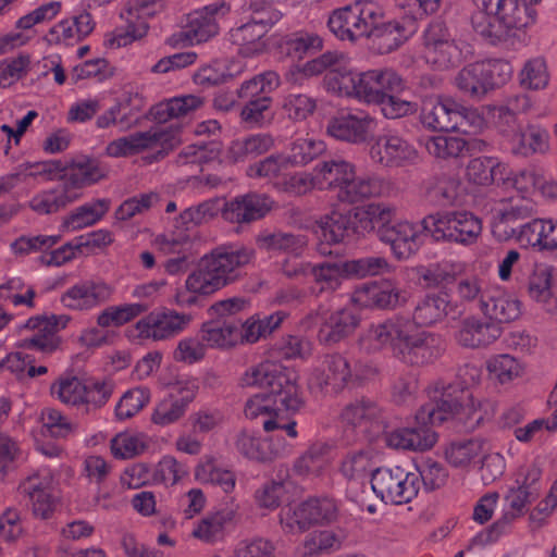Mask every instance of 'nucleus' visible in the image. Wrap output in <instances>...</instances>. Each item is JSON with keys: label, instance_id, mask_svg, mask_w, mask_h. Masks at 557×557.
Returning a JSON list of instances; mask_svg holds the SVG:
<instances>
[{"label": "nucleus", "instance_id": "3c124183", "mask_svg": "<svg viewBox=\"0 0 557 557\" xmlns=\"http://www.w3.org/2000/svg\"><path fill=\"white\" fill-rule=\"evenodd\" d=\"M286 314L282 311H277L270 315L264 317L263 319H259L256 317H251L246 320L245 323L239 325V336L242 343L253 344L259 339L267 337L271 333H273L283 322Z\"/></svg>", "mask_w": 557, "mask_h": 557}, {"label": "nucleus", "instance_id": "603ef678", "mask_svg": "<svg viewBox=\"0 0 557 557\" xmlns=\"http://www.w3.org/2000/svg\"><path fill=\"white\" fill-rule=\"evenodd\" d=\"M148 308L149 304L143 302L109 306L97 314L96 322L101 329L119 327L140 315Z\"/></svg>", "mask_w": 557, "mask_h": 557}, {"label": "nucleus", "instance_id": "0e129e2a", "mask_svg": "<svg viewBox=\"0 0 557 557\" xmlns=\"http://www.w3.org/2000/svg\"><path fill=\"white\" fill-rule=\"evenodd\" d=\"M195 476L202 483L219 485L225 493L234 490L235 474L228 470L216 468L211 457L202 459L195 469Z\"/></svg>", "mask_w": 557, "mask_h": 557}, {"label": "nucleus", "instance_id": "864d4df0", "mask_svg": "<svg viewBox=\"0 0 557 557\" xmlns=\"http://www.w3.org/2000/svg\"><path fill=\"white\" fill-rule=\"evenodd\" d=\"M382 410L376 403L370 399H359L348 404L341 413L342 422L357 428L367 426L380 420Z\"/></svg>", "mask_w": 557, "mask_h": 557}, {"label": "nucleus", "instance_id": "e433bc0d", "mask_svg": "<svg viewBox=\"0 0 557 557\" xmlns=\"http://www.w3.org/2000/svg\"><path fill=\"white\" fill-rule=\"evenodd\" d=\"M203 106V98L196 95H183L159 102L152 107L150 114L158 124L170 120L185 117Z\"/></svg>", "mask_w": 557, "mask_h": 557}, {"label": "nucleus", "instance_id": "f704fd0d", "mask_svg": "<svg viewBox=\"0 0 557 557\" xmlns=\"http://www.w3.org/2000/svg\"><path fill=\"white\" fill-rule=\"evenodd\" d=\"M490 450V444L482 437L459 440L449 443L444 451L446 461L454 468L467 469Z\"/></svg>", "mask_w": 557, "mask_h": 557}, {"label": "nucleus", "instance_id": "4be33fe9", "mask_svg": "<svg viewBox=\"0 0 557 557\" xmlns=\"http://www.w3.org/2000/svg\"><path fill=\"white\" fill-rule=\"evenodd\" d=\"M274 206L264 194H247L225 203L223 218L231 223H250L263 218Z\"/></svg>", "mask_w": 557, "mask_h": 557}, {"label": "nucleus", "instance_id": "5fc2aeb1", "mask_svg": "<svg viewBox=\"0 0 557 557\" xmlns=\"http://www.w3.org/2000/svg\"><path fill=\"white\" fill-rule=\"evenodd\" d=\"M550 81V72L544 57L527 60L519 72V84L523 89L543 90Z\"/></svg>", "mask_w": 557, "mask_h": 557}, {"label": "nucleus", "instance_id": "bb28decb", "mask_svg": "<svg viewBox=\"0 0 557 557\" xmlns=\"http://www.w3.org/2000/svg\"><path fill=\"white\" fill-rule=\"evenodd\" d=\"M95 25L91 14L82 12L73 17L64 18L51 27L48 40L55 45L74 46L89 36L94 32Z\"/></svg>", "mask_w": 557, "mask_h": 557}, {"label": "nucleus", "instance_id": "4c0bfd02", "mask_svg": "<svg viewBox=\"0 0 557 557\" xmlns=\"http://www.w3.org/2000/svg\"><path fill=\"white\" fill-rule=\"evenodd\" d=\"M487 288L478 275L461 277L455 286V301H451L454 315H461L474 307L481 308Z\"/></svg>", "mask_w": 557, "mask_h": 557}, {"label": "nucleus", "instance_id": "f8f14e48", "mask_svg": "<svg viewBox=\"0 0 557 557\" xmlns=\"http://www.w3.org/2000/svg\"><path fill=\"white\" fill-rule=\"evenodd\" d=\"M354 71L350 58L341 51H326L305 63L300 70L305 76H317L325 73L323 79L325 89L337 96H342Z\"/></svg>", "mask_w": 557, "mask_h": 557}, {"label": "nucleus", "instance_id": "338daca9", "mask_svg": "<svg viewBox=\"0 0 557 557\" xmlns=\"http://www.w3.org/2000/svg\"><path fill=\"white\" fill-rule=\"evenodd\" d=\"M325 150L324 141L315 138H298L289 149V153H285L287 162L292 168L304 166L319 157Z\"/></svg>", "mask_w": 557, "mask_h": 557}, {"label": "nucleus", "instance_id": "6ab92c4d", "mask_svg": "<svg viewBox=\"0 0 557 557\" xmlns=\"http://www.w3.org/2000/svg\"><path fill=\"white\" fill-rule=\"evenodd\" d=\"M363 376L351 368L347 358L334 354L326 356L322 366L312 372L309 385L320 389L330 388L333 392H338L349 383L361 380Z\"/></svg>", "mask_w": 557, "mask_h": 557}, {"label": "nucleus", "instance_id": "ea45409f", "mask_svg": "<svg viewBox=\"0 0 557 557\" xmlns=\"http://www.w3.org/2000/svg\"><path fill=\"white\" fill-rule=\"evenodd\" d=\"M110 209L108 199H96L86 202L63 218L61 231L65 233L79 231L99 222Z\"/></svg>", "mask_w": 557, "mask_h": 557}, {"label": "nucleus", "instance_id": "423d86ee", "mask_svg": "<svg viewBox=\"0 0 557 557\" xmlns=\"http://www.w3.org/2000/svg\"><path fill=\"white\" fill-rule=\"evenodd\" d=\"M50 394L63 405L88 413L108 403L112 385L104 380L65 375L51 384Z\"/></svg>", "mask_w": 557, "mask_h": 557}, {"label": "nucleus", "instance_id": "a878e982", "mask_svg": "<svg viewBox=\"0 0 557 557\" xmlns=\"http://www.w3.org/2000/svg\"><path fill=\"white\" fill-rule=\"evenodd\" d=\"M466 271V262L450 259H444L428 265H418L413 269L418 283L425 288L448 285L462 276Z\"/></svg>", "mask_w": 557, "mask_h": 557}, {"label": "nucleus", "instance_id": "c9c22d12", "mask_svg": "<svg viewBox=\"0 0 557 557\" xmlns=\"http://www.w3.org/2000/svg\"><path fill=\"white\" fill-rule=\"evenodd\" d=\"M509 143L511 152L516 156L545 154L549 150V134L541 126L528 125L513 132Z\"/></svg>", "mask_w": 557, "mask_h": 557}, {"label": "nucleus", "instance_id": "a19ab883", "mask_svg": "<svg viewBox=\"0 0 557 557\" xmlns=\"http://www.w3.org/2000/svg\"><path fill=\"white\" fill-rule=\"evenodd\" d=\"M262 20L259 24H253L248 21L242 26L232 29L231 39L238 46V53L246 58H252L260 55L267 50V41L264 39L267 35Z\"/></svg>", "mask_w": 557, "mask_h": 557}, {"label": "nucleus", "instance_id": "79ce46f5", "mask_svg": "<svg viewBox=\"0 0 557 557\" xmlns=\"http://www.w3.org/2000/svg\"><path fill=\"white\" fill-rule=\"evenodd\" d=\"M354 166L355 164L341 158L317 163L314 170L318 189L334 190L337 195L338 189H342V186H344L348 177L351 176Z\"/></svg>", "mask_w": 557, "mask_h": 557}, {"label": "nucleus", "instance_id": "9b49d317", "mask_svg": "<svg viewBox=\"0 0 557 557\" xmlns=\"http://www.w3.org/2000/svg\"><path fill=\"white\" fill-rule=\"evenodd\" d=\"M422 45L425 62L435 69H449L463 59L461 44L453 38L449 29L442 22H432L425 28Z\"/></svg>", "mask_w": 557, "mask_h": 557}, {"label": "nucleus", "instance_id": "a18cd8bd", "mask_svg": "<svg viewBox=\"0 0 557 557\" xmlns=\"http://www.w3.org/2000/svg\"><path fill=\"white\" fill-rule=\"evenodd\" d=\"M376 453L372 447H363L346 454L339 471L349 481L363 482L375 470Z\"/></svg>", "mask_w": 557, "mask_h": 557}, {"label": "nucleus", "instance_id": "7ed1b4c3", "mask_svg": "<svg viewBox=\"0 0 557 557\" xmlns=\"http://www.w3.org/2000/svg\"><path fill=\"white\" fill-rule=\"evenodd\" d=\"M252 258L253 250L243 245H221L212 249L187 275L184 287L176 290L175 304L194 306L199 296H210L232 284Z\"/></svg>", "mask_w": 557, "mask_h": 557}, {"label": "nucleus", "instance_id": "c85d7f7f", "mask_svg": "<svg viewBox=\"0 0 557 557\" xmlns=\"http://www.w3.org/2000/svg\"><path fill=\"white\" fill-rule=\"evenodd\" d=\"M481 311L485 317L499 323L516 320L520 313V301L500 287L487 288Z\"/></svg>", "mask_w": 557, "mask_h": 557}, {"label": "nucleus", "instance_id": "39448f33", "mask_svg": "<svg viewBox=\"0 0 557 557\" xmlns=\"http://www.w3.org/2000/svg\"><path fill=\"white\" fill-rule=\"evenodd\" d=\"M383 15L384 11L376 1L356 0L333 11L327 26L339 40L356 42L369 38L374 25L383 20Z\"/></svg>", "mask_w": 557, "mask_h": 557}, {"label": "nucleus", "instance_id": "b1692460", "mask_svg": "<svg viewBox=\"0 0 557 557\" xmlns=\"http://www.w3.org/2000/svg\"><path fill=\"white\" fill-rule=\"evenodd\" d=\"M419 227L408 221H400L389 226L377 228V238L389 245L393 255L408 259L418 249Z\"/></svg>", "mask_w": 557, "mask_h": 557}, {"label": "nucleus", "instance_id": "473e14b6", "mask_svg": "<svg viewBox=\"0 0 557 557\" xmlns=\"http://www.w3.org/2000/svg\"><path fill=\"white\" fill-rule=\"evenodd\" d=\"M359 321L352 309L336 310L320 326L318 338L325 345L336 344L349 336L357 329Z\"/></svg>", "mask_w": 557, "mask_h": 557}, {"label": "nucleus", "instance_id": "09e8293b", "mask_svg": "<svg viewBox=\"0 0 557 557\" xmlns=\"http://www.w3.org/2000/svg\"><path fill=\"white\" fill-rule=\"evenodd\" d=\"M486 368L491 377L502 385L522 379L527 371L525 364L509 354L493 356Z\"/></svg>", "mask_w": 557, "mask_h": 557}, {"label": "nucleus", "instance_id": "a211bd4d", "mask_svg": "<svg viewBox=\"0 0 557 557\" xmlns=\"http://www.w3.org/2000/svg\"><path fill=\"white\" fill-rule=\"evenodd\" d=\"M190 321L191 317L187 313L165 309L150 312L135 327L140 338L163 341L183 332Z\"/></svg>", "mask_w": 557, "mask_h": 557}, {"label": "nucleus", "instance_id": "69168bd1", "mask_svg": "<svg viewBox=\"0 0 557 557\" xmlns=\"http://www.w3.org/2000/svg\"><path fill=\"white\" fill-rule=\"evenodd\" d=\"M289 169L290 166L285 153H273L248 165L246 174L250 178L273 181L284 175V173Z\"/></svg>", "mask_w": 557, "mask_h": 557}, {"label": "nucleus", "instance_id": "393cba45", "mask_svg": "<svg viewBox=\"0 0 557 557\" xmlns=\"http://www.w3.org/2000/svg\"><path fill=\"white\" fill-rule=\"evenodd\" d=\"M449 314H454L449 297L443 293H430L417 301L409 320L421 330L443 322Z\"/></svg>", "mask_w": 557, "mask_h": 557}, {"label": "nucleus", "instance_id": "052dcab7", "mask_svg": "<svg viewBox=\"0 0 557 557\" xmlns=\"http://www.w3.org/2000/svg\"><path fill=\"white\" fill-rule=\"evenodd\" d=\"M281 84L280 76L274 71H267L245 81L237 90L240 99L252 101L256 98L269 96Z\"/></svg>", "mask_w": 557, "mask_h": 557}, {"label": "nucleus", "instance_id": "1a4fd4ad", "mask_svg": "<svg viewBox=\"0 0 557 557\" xmlns=\"http://www.w3.org/2000/svg\"><path fill=\"white\" fill-rule=\"evenodd\" d=\"M180 141L177 126L158 125L146 132H136L112 140L108 144L106 152L112 158H125L145 150L165 152L173 149Z\"/></svg>", "mask_w": 557, "mask_h": 557}, {"label": "nucleus", "instance_id": "20e7f679", "mask_svg": "<svg viewBox=\"0 0 557 557\" xmlns=\"http://www.w3.org/2000/svg\"><path fill=\"white\" fill-rule=\"evenodd\" d=\"M480 407V400L475 399L469 391H460L458 396L445 392L438 398H432L417 411L416 425L407 426L412 443L411 451L432 449L437 442V434L432 426L441 424L451 417L460 416V419L466 418L479 422L482 419V416L478 414Z\"/></svg>", "mask_w": 557, "mask_h": 557}, {"label": "nucleus", "instance_id": "bf43d9fd", "mask_svg": "<svg viewBox=\"0 0 557 557\" xmlns=\"http://www.w3.org/2000/svg\"><path fill=\"white\" fill-rule=\"evenodd\" d=\"M420 143L430 156L443 160L459 157L467 146L463 138L445 135L428 136Z\"/></svg>", "mask_w": 557, "mask_h": 557}, {"label": "nucleus", "instance_id": "de8ad7c7", "mask_svg": "<svg viewBox=\"0 0 557 557\" xmlns=\"http://www.w3.org/2000/svg\"><path fill=\"white\" fill-rule=\"evenodd\" d=\"M149 447L150 440L141 432L123 431L110 441V451L119 460L136 458L146 453Z\"/></svg>", "mask_w": 557, "mask_h": 557}, {"label": "nucleus", "instance_id": "4d7b16f0", "mask_svg": "<svg viewBox=\"0 0 557 557\" xmlns=\"http://www.w3.org/2000/svg\"><path fill=\"white\" fill-rule=\"evenodd\" d=\"M495 13L508 32L513 28L527 27L534 22L531 9L524 0H500Z\"/></svg>", "mask_w": 557, "mask_h": 557}, {"label": "nucleus", "instance_id": "49530a36", "mask_svg": "<svg viewBox=\"0 0 557 557\" xmlns=\"http://www.w3.org/2000/svg\"><path fill=\"white\" fill-rule=\"evenodd\" d=\"M455 85L471 98H481L492 89L483 62L471 63L460 70L455 77Z\"/></svg>", "mask_w": 557, "mask_h": 557}, {"label": "nucleus", "instance_id": "7c9ffc66", "mask_svg": "<svg viewBox=\"0 0 557 557\" xmlns=\"http://www.w3.org/2000/svg\"><path fill=\"white\" fill-rule=\"evenodd\" d=\"M81 198V193L67 188L63 183L36 193L28 201L32 211L39 215L58 213Z\"/></svg>", "mask_w": 557, "mask_h": 557}, {"label": "nucleus", "instance_id": "774afa93", "mask_svg": "<svg viewBox=\"0 0 557 557\" xmlns=\"http://www.w3.org/2000/svg\"><path fill=\"white\" fill-rule=\"evenodd\" d=\"M472 26L493 44L506 39L509 33L495 11H476L472 15Z\"/></svg>", "mask_w": 557, "mask_h": 557}, {"label": "nucleus", "instance_id": "13d9d810", "mask_svg": "<svg viewBox=\"0 0 557 557\" xmlns=\"http://www.w3.org/2000/svg\"><path fill=\"white\" fill-rule=\"evenodd\" d=\"M261 249L267 251H283L298 255L307 245V238L302 235L289 233H263L257 238Z\"/></svg>", "mask_w": 557, "mask_h": 557}, {"label": "nucleus", "instance_id": "c756f323", "mask_svg": "<svg viewBox=\"0 0 557 557\" xmlns=\"http://www.w3.org/2000/svg\"><path fill=\"white\" fill-rule=\"evenodd\" d=\"M350 225V214L337 210H333L331 213L315 221L313 231L322 240L319 245V251L322 255L331 253L325 244L332 245L342 243L348 236Z\"/></svg>", "mask_w": 557, "mask_h": 557}, {"label": "nucleus", "instance_id": "cd10ccee", "mask_svg": "<svg viewBox=\"0 0 557 557\" xmlns=\"http://www.w3.org/2000/svg\"><path fill=\"white\" fill-rule=\"evenodd\" d=\"M414 33L412 21H388L374 25L369 39L380 53H388L400 47Z\"/></svg>", "mask_w": 557, "mask_h": 557}, {"label": "nucleus", "instance_id": "2eb2a0df", "mask_svg": "<svg viewBox=\"0 0 557 557\" xmlns=\"http://www.w3.org/2000/svg\"><path fill=\"white\" fill-rule=\"evenodd\" d=\"M369 156L382 168L406 166L418 160L414 146L394 131L380 135L370 147Z\"/></svg>", "mask_w": 557, "mask_h": 557}, {"label": "nucleus", "instance_id": "0eeeda50", "mask_svg": "<svg viewBox=\"0 0 557 557\" xmlns=\"http://www.w3.org/2000/svg\"><path fill=\"white\" fill-rule=\"evenodd\" d=\"M423 230L436 242L471 245L482 232V222L466 210L430 214L422 220Z\"/></svg>", "mask_w": 557, "mask_h": 557}, {"label": "nucleus", "instance_id": "aec40b11", "mask_svg": "<svg viewBox=\"0 0 557 557\" xmlns=\"http://www.w3.org/2000/svg\"><path fill=\"white\" fill-rule=\"evenodd\" d=\"M114 288L103 281L85 280L69 287L61 296L62 305L75 311H90L109 301Z\"/></svg>", "mask_w": 557, "mask_h": 557}, {"label": "nucleus", "instance_id": "4468645a", "mask_svg": "<svg viewBox=\"0 0 557 557\" xmlns=\"http://www.w3.org/2000/svg\"><path fill=\"white\" fill-rule=\"evenodd\" d=\"M53 475L49 470H40L18 485V492L28 498L33 516L40 520L52 518L59 497L53 490Z\"/></svg>", "mask_w": 557, "mask_h": 557}, {"label": "nucleus", "instance_id": "6e6552de", "mask_svg": "<svg viewBox=\"0 0 557 557\" xmlns=\"http://www.w3.org/2000/svg\"><path fill=\"white\" fill-rule=\"evenodd\" d=\"M404 79L391 69L354 71L341 97H348L366 104H376L386 92H400Z\"/></svg>", "mask_w": 557, "mask_h": 557}, {"label": "nucleus", "instance_id": "dca6fc26", "mask_svg": "<svg viewBox=\"0 0 557 557\" xmlns=\"http://www.w3.org/2000/svg\"><path fill=\"white\" fill-rule=\"evenodd\" d=\"M376 128L377 121L373 115L363 110H355L332 117L326 133L337 140L359 145L366 143Z\"/></svg>", "mask_w": 557, "mask_h": 557}, {"label": "nucleus", "instance_id": "6e6d98bb", "mask_svg": "<svg viewBox=\"0 0 557 557\" xmlns=\"http://www.w3.org/2000/svg\"><path fill=\"white\" fill-rule=\"evenodd\" d=\"M310 274L318 293L334 292L342 285L343 280L349 277L346 262H324L312 267Z\"/></svg>", "mask_w": 557, "mask_h": 557}, {"label": "nucleus", "instance_id": "9d476101", "mask_svg": "<svg viewBox=\"0 0 557 557\" xmlns=\"http://www.w3.org/2000/svg\"><path fill=\"white\" fill-rule=\"evenodd\" d=\"M371 487L374 494L386 504H406L419 492V478L400 467L376 468L372 472Z\"/></svg>", "mask_w": 557, "mask_h": 557}, {"label": "nucleus", "instance_id": "e2e57ef3", "mask_svg": "<svg viewBox=\"0 0 557 557\" xmlns=\"http://www.w3.org/2000/svg\"><path fill=\"white\" fill-rule=\"evenodd\" d=\"M35 290L21 278L13 277L0 284V302L2 306L13 305L34 307Z\"/></svg>", "mask_w": 557, "mask_h": 557}, {"label": "nucleus", "instance_id": "8fccbe9b", "mask_svg": "<svg viewBox=\"0 0 557 557\" xmlns=\"http://www.w3.org/2000/svg\"><path fill=\"white\" fill-rule=\"evenodd\" d=\"M104 176V171L96 160L78 161L66 171L63 184L75 191L88 185L95 184Z\"/></svg>", "mask_w": 557, "mask_h": 557}, {"label": "nucleus", "instance_id": "37998d69", "mask_svg": "<svg viewBox=\"0 0 557 557\" xmlns=\"http://www.w3.org/2000/svg\"><path fill=\"white\" fill-rule=\"evenodd\" d=\"M239 324L235 321H209L202 324L199 335L207 348L228 349L239 344Z\"/></svg>", "mask_w": 557, "mask_h": 557}, {"label": "nucleus", "instance_id": "680f3d73", "mask_svg": "<svg viewBox=\"0 0 557 557\" xmlns=\"http://www.w3.org/2000/svg\"><path fill=\"white\" fill-rule=\"evenodd\" d=\"M535 203L525 197L511 198L508 202H503L495 211L496 225L512 224L521 220L529 219L535 214Z\"/></svg>", "mask_w": 557, "mask_h": 557}, {"label": "nucleus", "instance_id": "c03bdc74", "mask_svg": "<svg viewBox=\"0 0 557 557\" xmlns=\"http://www.w3.org/2000/svg\"><path fill=\"white\" fill-rule=\"evenodd\" d=\"M506 173V163L495 157L474 158L466 168L468 182L478 186H488L494 183L500 186L502 177Z\"/></svg>", "mask_w": 557, "mask_h": 557}, {"label": "nucleus", "instance_id": "5701e85b", "mask_svg": "<svg viewBox=\"0 0 557 557\" xmlns=\"http://www.w3.org/2000/svg\"><path fill=\"white\" fill-rule=\"evenodd\" d=\"M238 510V504L231 500L221 508L209 511L195 523L193 536L205 543L218 542L223 537L225 528L236 520Z\"/></svg>", "mask_w": 557, "mask_h": 557}, {"label": "nucleus", "instance_id": "58836bf2", "mask_svg": "<svg viewBox=\"0 0 557 557\" xmlns=\"http://www.w3.org/2000/svg\"><path fill=\"white\" fill-rule=\"evenodd\" d=\"M274 139L269 134H253L231 141L225 151V160L231 163L244 162L272 149Z\"/></svg>", "mask_w": 557, "mask_h": 557}, {"label": "nucleus", "instance_id": "2f4dec72", "mask_svg": "<svg viewBox=\"0 0 557 557\" xmlns=\"http://www.w3.org/2000/svg\"><path fill=\"white\" fill-rule=\"evenodd\" d=\"M457 102L453 99H426L421 110V122L434 131H455L458 115Z\"/></svg>", "mask_w": 557, "mask_h": 557}, {"label": "nucleus", "instance_id": "f3484780", "mask_svg": "<svg viewBox=\"0 0 557 557\" xmlns=\"http://www.w3.org/2000/svg\"><path fill=\"white\" fill-rule=\"evenodd\" d=\"M352 300L366 308L395 309L407 302L408 293L393 280H380L356 288Z\"/></svg>", "mask_w": 557, "mask_h": 557}, {"label": "nucleus", "instance_id": "412c9836", "mask_svg": "<svg viewBox=\"0 0 557 557\" xmlns=\"http://www.w3.org/2000/svg\"><path fill=\"white\" fill-rule=\"evenodd\" d=\"M392 183L379 175H357L356 166L351 176L338 189L337 200L344 203H357L371 198L388 196Z\"/></svg>", "mask_w": 557, "mask_h": 557}, {"label": "nucleus", "instance_id": "f257e3e1", "mask_svg": "<svg viewBox=\"0 0 557 557\" xmlns=\"http://www.w3.org/2000/svg\"><path fill=\"white\" fill-rule=\"evenodd\" d=\"M297 380L294 370L274 361H264L247 369L240 379L242 385L259 387L264 392L246 401V418H261L265 432L281 430L288 437L296 438L297 423L285 414L297 412L304 405Z\"/></svg>", "mask_w": 557, "mask_h": 557}, {"label": "nucleus", "instance_id": "72a5a7b5", "mask_svg": "<svg viewBox=\"0 0 557 557\" xmlns=\"http://www.w3.org/2000/svg\"><path fill=\"white\" fill-rule=\"evenodd\" d=\"M499 336L497 325L471 317L461 322L456 341L462 347L481 348L493 344Z\"/></svg>", "mask_w": 557, "mask_h": 557}, {"label": "nucleus", "instance_id": "ddd939ff", "mask_svg": "<svg viewBox=\"0 0 557 557\" xmlns=\"http://www.w3.org/2000/svg\"><path fill=\"white\" fill-rule=\"evenodd\" d=\"M228 9L224 5L210 4L200 10H196L187 15L184 28L166 39V44L175 47L178 45L201 44L219 33L216 15H224Z\"/></svg>", "mask_w": 557, "mask_h": 557}, {"label": "nucleus", "instance_id": "f03ea898", "mask_svg": "<svg viewBox=\"0 0 557 557\" xmlns=\"http://www.w3.org/2000/svg\"><path fill=\"white\" fill-rule=\"evenodd\" d=\"M361 347L369 351H380L391 346L394 356L410 367H424L436 361L445 351L442 335L419 330L405 317H395L371 324L360 337Z\"/></svg>", "mask_w": 557, "mask_h": 557}]
</instances>
